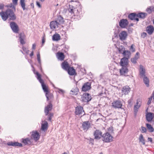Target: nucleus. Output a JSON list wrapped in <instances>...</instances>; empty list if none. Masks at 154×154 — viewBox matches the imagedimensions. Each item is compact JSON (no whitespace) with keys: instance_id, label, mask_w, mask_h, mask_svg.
Instances as JSON below:
<instances>
[{"instance_id":"nucleus-8","label":"nucleus","mask_w":154,"mask_h":154,"mask_svg":"<svg viewBox=\"0 0 154 154\" xmlns=\"http://www.w3.org/2000/svg\"><path fill=\"white\" fill-rule=\"evenodd\" d=\"M40 137L39 134L36 131H33L32 132L31 138L33 139L35 141L38 140Z\"/></svg>"},{"instance_id":"nucleus-1","label":"nucleus","mask_w":154,"mask_h":154,"mask_svg":"<svg viewBox=\"0 0 154 154\" xmlns=\"http://www.w3.org/2000/svg\"><path fill=\"white\" fill-rule=\"evenodd\" d=\"M0 15L4 21L6 20L8 17L13 20H15L16 18L13 11L9 9L7 10L5 12L2 11L0 13Z\"/></svg>"},{"instance_id":"nucleus-25","label":"nucleus","mask_w":154,"mask_h":154,"mask_svg":"<svg viewBox=\"0 0 154 154\" xmlns=\"http://www.w3.org/2000/svg\"><path fill=\"white\" fill-rule=\"evenodd\" d=\"M22 142L25 145L27 144L30 145L32 143V139H30L29 138H26L25 139H22Z\"/></svg>"},{"instance_id":"nucleus-16","label":"nucleus","mask_w":154,"mask_h":154,"mask_svg":"<svg viewBox=\"0 0 154 154\" xmlns=\"http://www.w3.org/2000/svg\"><path fill=\"white\" fill-rule=\"evenodd\" d=\"M131 89L128 86H124L122 89V92L125 95L128 94L130 91Z\"/></svg>"},{"instance_id":"nucleus-24","label":"nucleus","mask_w":154,"mask_h":154,"mask_svg":"<svg viewBox=\"0 0 154 154\" xmlns=\"http://www.w3.org/2000/svg\"><path fill=\"white\" fill-rule=\"evenodd\" d=\"M52 108V105L50 103L45 108V112L46 115H47L48 114L49 112L51 111Z\"/></svg>"},{"instance_id":"nucleus-21","label":"nucleus","mask_w":154,"mask_h":154,"mask_svg":"<svg viewBox=\"0 0 154 154\" xmlns=\"http://www.w3.org/2000/svg\"><path fill=\"white\" fill-rule=\"evenodd\" d=\"M140 74L142 77H145V70L143 66L142 65H140L139 69Z\"/></svg>"},{"instance_id":"nucleus-4","label":"nucleus","mask_w":154,"mask_h":154,"mask_svg":"<svg viewBox=\"0 0 154 154\" xmlns=\"http://www.w3.org/2000/svg\"><path fill=\"white\" fill-rule=\"evenodd\" d=\"M68 10L69 12L74 16H78L79 14L78 10L72 5H69Z\"/></svg>"},{"instance_id":"nucleus-34","label":"nucleus","mask_w":154,"mask_h":154,"mask_svg":"<svg viewBox=\"0 0 154 154\" xmlns=\"http://www.w3.org/2000/svg\"><path fill=\"white\" fill-rule=\"evenodd\" d=\"M60 38V36L59 34L57 33L54 34L52 37V40L53 41H57L59 40Z\"/></svg>"},{"instance_id":"nucleus-63","label":"nucleus","mask_w":154,"mask_h":154,"mask_svg":"<svg viewBox=\"0 0 154 154\" xmlns=\"http://www.w3.org/2000/svg\"><path fill=\"white\" fill-rule=\"evenodd\" d=\"M139 54V53H138V52H137V53H136V55L138 56V55Z\"/></svg>"},{"instance_id":"nucleus-30","label":"nucleus","mask_w":154,"mask_h":154,"mask_svg":"<svg viewBox=\"0 0 154 154\" xmlns=\"http://www.w3.org/2000/svg\"><path fill=\"white\" fill-rule=\"evenodd\" d=\"M57 57L58 59L60 60H63L64 59V55L62 52H58L57 54Z\"/></svg>"},{"instance_id":"nucleus-64","label":"nucleus","mask_w":154,"mask_h":154,"mask_svg":"<svg viewBox=\"0 0 154 154\" xmlns=\"http://www.w3.org/2000/svg\"><path fill=\"white\" fill-rule=\"evenodd\" d=\"M152 97H153V99H154V93L152 94Z\"/></svg>"},{"instance_id":"nucleus-5","label":"nucleus","mask_w":154,"mask_h":154,"mask_svg":"<svg viewBox=\"0 0 154 154\" xmlns=\"http://www.w3.org/2000/svg\"><path fill=\"white\" fill-rule=\"evenodd\" d=\"M112 104V107L115 108L122 109V106L121 102L119 100L113 101Z\"/></svg>"},{"instance_id":"nucleus-42","label":"nucleus","mask_w":154,"mask_h":154,"mask_svg":"<svg viewBox=\"0 0 154 154\" xmlns=\"http://www.w3.org/2000/svg\"><path fill=\"white\" fill-rule=\"evenodd\" d=\"M154 7L153 6H150L146 9V11L149 13H151L153 10Z\"/></svg>"},{"instance_id":"nucleus-59","label":"nucleus","mask_w":154,"mask_h":154,"mask_svg":"<svg viewBox=\"0 0 154 154\" xmlns=\"http://www.w3.org/2000/svg\"><path fill=\"white\" fill-rule=\"evenodd\" d=\"M33 55V51L32 52L31 54H29L30 57H32Z\"/></svg>"},{"instance_id":"nucleus-61","label":"nucleus","mask_w":154,"mask_h":154,"mask_svg":"<svg viewBox=\"0 0 154 154\" xmlns=\"http://www.w3.org/2000/svg\"><path fill=\"white\" fill-rule=\"evenodd\" d=\"M45 0H39L41 2H43Z\"/></svg>"},{"instance_id":"nucleus-45","label":"nucleus","mask_w":154,"mask_h":154,"mask_svg":"<svg viewBox=\"0 0 154 154\" xmlns=\"http://www.w3.org/2000/svg\"><path fill=\"white\" fill-rule=\"evenodd\" d=\"M13 3H11L10 4L7 5V7L9 8H11L12 9H13L15 11V7Z\"/></svg>"},{"instance_id":"nucleus-13","label":"nucleus","mask_w":154,"mask_h":154,"mask_svg":"<svg viewBox=\"0 0 154 154\" xmlns=\"http://www.w3.org/2000/svg\"><path fill=\"white\" fill-rule=\"evenodd\" d=\"M59 25L57 21H53L50 22V27L51 29L54 30L57 28Z\"/></svg>"},{"instance_id":"nucleus-53","label":"nucleus","mask_w":154,"mask_h":154,"mask_svg":"<svg viewBox=\"0 0 154 154\" xmlns=\"http://www.w3.org/2000/svg\"><path fill=\"white\" fill-rule=\"evenodd\" d=\"M18 0H12L13 4L14 5H17V4Z\"/></svg>"},{"instance_id":"nucleus-26","label":"nucleus","mask_w":154,"mask_h":154,"mask_svg":"<svg viewBox=\"0 0 154 154\" xmlns=\"http://www.w3.org/2000/svg\"><path fill=\"white\" fill-rule=\"evenodd\" d=\"M141 105V102L140 101L138 100L137 101L136 104L134 106V112H135V115H136L137 112L138 111V109L140 107Z\"/></svg>"},{"instance_id":"nucleus-31","label":"nucleus","mask_w":154,"mask_h":154,"mask_svg":"<svg viewBox=\"0 0 154 154\" xmlns=\"http://www.w3.org/2000/svg\"><path fill=\"white\" fill-rule=\"evenodd\" d=\"M67 71L68 74L70 75H73L75 73V70L72 67H70Z\"/></svg>"},{"instance_id":"nucleus-29","label":"nucleus","mask_w":154,"mask_h":154,"mask_svg":"<svg viewBox=\"0 0 154 154\" xmlns=\"http://www.w3.org/2000/svg\"><path fill=\"white\" fill-rule=\"evenodd\" d=\"M62 67L63 69L67 71L70 67L69 64L67 62L64 61L62 64Z\"/></svg>"},{"instance_id":"nucleus-20","label":"nucleus","mask_w":154,"mask_h":154,"mask_svg":"<svg viewBox=\"0 0 154 154\" xmlns=\"http://www.w3.org/2000/svg\"><path fill=\"white\" fill-rule=\"evenodd\" d=\"M128 17L132 20H135L137 21H139V19L137 17V15L135 13H131L129 15Z\"/></svg>"},{"instance_id":"nucleus-57","label":"nucleus","mask_w":154,"mask_h":154,"mask_svg":"<svg viewBox=\"0 0 154 154\" xmlns=\"http://www.w3.org/2000/svg\"><path fill=\"white\" fill-rule=\"evenodd\" d=\"M36 45L35 44H33L32 45V49H35L36 48Z\"/></svg>"},{"instance_id":"nucleus-33","label":"nucleus","mask_w":154,"mask_h":154,"mask_svg":"<svg viewBox=\"0 0 154 154\" xmlns=\"http://www.w3.org/2000/svg\"><path fill=\"white\" fill-rule=\"evenodd\" d=\"M56 21L58 23L59 25L63 23L64 22L63 18L61 16H58L57 20Z\"/></svg>"},{"instance_id":"nucleus-37","label":"nucleus","mask_w":154,"mask_h":154,"mask_svg":"<svg viewBox=\"0 0 154 154\" xmlns=\"http://www.w3.org/2000/svg\"><path fill=\"white\" fill-rule=\"evenodd\" d=\"M143 77V81L144 83L146 85L147 87H148L149 85V79L147 78V77H146L145 76V77Z\"/></svg>"},{"instance_id":"nucleus-19","label":"nucleus","mask_w":154,"mask_h":154,"mask_svg":"<svg viewBox=\"0 0 154 154\" xmlns=\"http://www.w3.org/2000/svg\"><path fill=\"white\" fill-rule=\"evenodd\" d=\"M128 58L124 57L121 59L120 64L122 66H126L128 65Z\"/></svg>"},{"instance_id":"nucleus-50","label":"nucleus","mask_w":154,"mask_h":154,"mask_svg":"<svg viewBox=\"0 0 154 154\" xmlns=\"http://www.w3.org/2000/svg\"><path fill=\"white\" fill-rule=\"evenodd\" d=\"M130 50L132 52H134L135 51V49L133 47V45H132L130 48Z\"/></svg>"},{"instance_id":"nucleus-7","label":"nucleus","mask_w":154,"mask_h":154,"mask_svg":"<svg viewBox=\"0 0 154 154\" xmlns=\"http://www.w3.org/2000/svg\"><path fill=\"white\" fill-rule=\"evenodd\" d=\"M82 101L87 102L90 101L91 99V97L90 94L87 93H85L82 97Z\"/></svg>"},{"instance_id":"nucleus-56","label":"nucleus","mask_w":154,"mask_h":154,"mask_svg":"<svg viewBox=\"0 0 154 154\" xmlns=\"http://www.w3.org/2000/svg\"><path fill=\"white\" fill-rule=\"evenodd\" d=\"M4 7V5L3 4H0V9H2Z\"/></svg>"},{"instance_id":"nucleus-38","label":"nucleus","mask_w":154,"mask_h":154,"mask_svg":"<svg viewBox=\"0 0 154 154\" xmlns=\"http://www.w3.org/2000/svg\"><path fill=\"white\" fill-rule=\"evenodd\" d=\"M119 53L123 54V53L125 51V48L123 46H121L118 48Z\"/></svg>"},{"instance_id":"nucleus-35","label":"nucleus","mask_w":154,"mask_h":154,"mask_svg":"<svg viewBox=\"0 0 154 154\" xmlns=\"http://www.w3.org/2000/svg\"><path fill=\"white\" fill-rule=\"evenodd\" d=\"M78 91L79 89L76 88L75 89H72L70 91V94L76 95L78 94Z\"/></svg>"},{"instance_id":"nucleus-28","label":"nucleus","mask_w":154,"mask_h":154,"mask_svg":"<svg viewBox=\"0 0 154 154\" xmlns=\"http://www.w3.org/2000/svg\"><path fill=\"white\" fill-rule=\"evenodd\" d=\"M154 31V28L152 26H149L147 27L146 31L149 34H152Z\"/></svg>"},{"instance_id":"nucleus-62","label":"nucleus","mask_w":154,"mask_h":154,"mask_svg":"<svg viewBox=\"0 0 154 154\" xmlns=\"http://www.w3.org/2000/svg\"><path fill=\"white\" fill-rule=\"evenodd\" d=\"M128 103H129L130 104L131 103V100H129L128 101Z\"/></svg>"},{"instance_id":"nucleus-17","label":"nucleus","mask_w":154,"mask_h":154,"mask_svg":"<svg viewBox=\"0 0 154 154\" xmlns=\"http://www.w3.org/2000/svg\"><path fill=\"white\" fill-rule=\"evenodd\" d=\"M102 133L101 132L98 130H96L94 133V138L96 139H99L102 136Z\"/></svg>"},{"instance_id":"nucleus-40","label":"nucleus","mask_w":154,"mask_h":154,"mask_svg":"<svg viewBox=\"0 0 154 154\" xmlns=\"http://www.w3.org/2000/svg\"><path fill=\"white\" fill-rule=\"evenodd\" d=\"M146 126L150 132H152L154 131L153 128L150 124L147 123L146 124Z\"/></svg>"},{"instance_id":"nucleus-54","label":"nucleus","mask_w":154,"mask_h":154,"mask_svg":"<svg viewBox=\"0 0 154 154\" xmlns=\"http://www.w3.org/2000/svg\"><path fill=\"white\" fill-rule=\"evenodd\" d=\"M36 4L39 8H41V5H40V3L38 1H37L36 2Z\"/></svg>"},{"instance_id":"nucleus-60","label":"nucleus","mask_w":154,"mask_h":154,"mask_svg":"<svg viewBox=\"0 0 154 154\" xmlns=\"http://www.w3.org/2000/svg\"><path fill=\"white\" fill-rule=\"evenodd\" d=\"M134 58H136L137 60L138 59V58H139V57L137 56V55H135V57Z\"/></svg>"},{"instance_id":"nucleus-3","label":"nucleus","mask_w":154,"mask_h":154,"mask_svg":"<svg viewBox=\"0 0 154 154\" xmlns=\"http://www.w3.org/2000/svg\"><path fill=\"white\" fill-rule=\"evenodd\" d=\"M102 137L103 140L105 142H110L113 140V137L108 132L103 134Z\"/></svg>"},{"instance_id":"nucleus-32","label":"nucleus","mask_w":154,"mask_h":154,"mask_svg":"<svg viewBox=\"0 0 154 154\" xmlns=\"http://www.w3.org/2000/svg\"><path fill=\"white\" fill-rule=\"evenodd\" d=\"M123 55L126 58L129 59L131 55V52L128 50H125L123 53Z\"/></svg>"},{"instance_id":"nucleus-58","label":"nucleus","mask_w":154,"mask_h":154,"mask_svg":"<svg viewBox=\"0 0 154 154\" xmlns=\"http://www.w3.org/2000/svg\"><path fill=\"white\" fill-rule=\"evenodd\" d=\"M148 141H150L151 143L152 142V139L151 137H148Z\"/></svg>"},{"instance_id":"nucleus-18","label":"nucleus","mask_w":154,"mask_h":154,"mask_svg":"<svg viewBox=\"0 0 154 154\" xmlns=\"http://www.w3.org/2000/svg\"><path fill=\"white\" fill-rule=\"evenodd\" d=\"M128 72V69L126 66H122L120 70V72L121 75L125 76Z\"/></svg>"},{"instance_id":"nucleus-39","label":"nucleus","mask_w":154,"mask_h":154,"mask_svg":"<svg viewBox=\"0 0 154 154\" xmlns=\"http://www.w3.org/2000/svg\"><path fill=\"white\" fill-rule=\"evenodd\" d=\"M139 140L140 142H141L143 145L145 144V140L143 137L142 134H140L139 138Z\"/></svg>"},{"instance_id":"nucleus-44","label":"nucleus","mask_w":154,"mask_h":154,"mask_svg":"<svg viewBox=\"0 0 154 154\" xmlns=\"http://www.w3.org/2000/svg\"><path fill=\"white\" fill-rule=\"evenodd\" d=\"M37 60L39 64H41V60L40 59V56L39 52H38L37 54Z\"/></svg>"},{"instance_id":"nucleus-48","label":"nucleus","mask_w":154,"mask_h":154,"mask_svg":"<svg viewBox=\"0 0 154 154\" xmlns=\"http://www.w3.org/2000/svg\"><path fill=\"white\" fill-rule=\"evenodd\" d=\"M141 128V131L142 133H145L146 132L147 130L146 128L142 126Z\"/></svg>"},{"instance_id":"nucleus-2","label":"nucleus","mask_w":154,"mask_h":154,"mask_svg":"<svg viewBox=\"0 0 154 154\" xmlns=\"http://www.w3.org/2000/svg\"><path fill=\"white\" fill-rule=\"evenodd\" d=\"M32 67L33 68L32 70L34 73L36 75V77L38 80L39 82L41 83L42 89L45 92V96L47 98V100H49L48 93V87H47L44 84L43 80L41 78V75L37 72H35V68H34L32 65H31Z\"/></svg>"},{"instance_id":"nucleus-12","label":"nucleus","mask_w":154,"mask_h":154,"mask_svg":"<svg viewBox=\"0 0 154 154\" xmlns=\"http://www.w3.org/2000/svg\"><path fill=\"white\" fill-rule=\"evenodd\" d=\"M48 124L47 122L45 121H42L41 124V130L45 131L48 128Z\"/></svg>"},{"instance_id":"nucleus-15","label":"nucleus","mask_w":154,"mask_h":154,"mask_svg":"<svg viewBox=\"0 0 154 154\" xmlns=\"http://www.w3.org/2000/svg\"><path fill=\"white\" fill-rule=\"evenodd\" d=\"M154 118V114L153 113L147 112L146 114V119L148 122H151Z\"/></svg>"},{"instance_id":"nucleus-11","label":"nucleus","mask_w":154,"mask_h":154,"mask_svg":"<svg viewBox=\"0 0 154 154\" xmlns=\"http://www.w3.org/2000/svg\"><path fill=\"white\" fill-rule=\"evenodd\" d=\"M128 22L126 19H122L119 22V25L122 28H125L128 25Z\"/></svg>"},{"instance_id":"nucleus-46","label":"nucleus","mask_w":154,"mask_h":154,"mask_svg":"<svg viewBox=\"0 0 154 154\" xmlns=\"http://www.w3.org/2000/svg\"><path fill=\"white\" fill-rule=\"evenodd\" d=\"M22 49L23 51L25 52L27 54H28L29 50H27L26 48L24 46H23L22 47Z\"/></svg>"},{"instance_id":"nucleus-52","label":"nucleus","mask_w":154,"mask_h":154,"mask_svg":"<svg viewBox=\"0 0 154 154\" xmlns=\"http://www.w3.org/2000/svg\"><path fill=\"white\" fill-rule=\"evenodd\" d=\"M146 33L145 32H144L141 34V36L142 38H144L146 36Z\"/></svg>"},{"instance_id":"nucleus-14","label":"nucleus","mask_w":154,"mask_h":154,"mask_svg":"<svg viewBox=\"0 0 154 154\" xmlns=\"http://www.w3.org/2000/svg\"><path fill=\"white\" fill-rule=\"evenodd\" d=\"M91 85L89 82H87L84 84L82 87V90L84 91H86L91 88Z\"/></svg>"},{"instance_id":"nucleus-41","label":"nucleus","mask_w":154,"mask_h":154,"mask_svg":"<svg viewBox=\"0 0 154 154\" xmlns=\"http://www.w3.org/2000/svg\"><path fill=\"white\" fill-rule=\"evenodd\" d=\"M20 4L23 10H24L25 9V0H20Z\"/></svg>"},{"instance_id":"nucleus-10","label":"nucleus","mask_w":154,"mask_h":154,"mask_svg":"<svg viewBox=\"0 0 154 154\" xmlns=\"http://www.w3.org/2000/svg\"><path fill=\"white\" fill-rule=\"evenodd\" d=\"M127 36V32L125 31H122L119 34V39L122 41H124L126 40Z\"/></svg>"},{"instance_id":"nucleus-23","label":"nucleus","mask_w":154,"mask_h":154,"mask_svg":"<svg viewBox=\"0 0 154 154\" xmlns=\"http://www.w3.org/2000/svg\"><path fill=\"white\" fill-rule=\"evenodd\" d=\"M7 145L8 146H18L21 147L22 146V144L21 143L15 142H8L7 143Z\"/></svg>"},{"instance_id":"nucleus-6","label":"nucleus","mask_w":154,"mask_h":154,"mask_svg":"<svg viewBox=\"0 0 154 154\" xmlns=\"http://www.w3.org/2000/svg\"><path fill=\"white\" fill-rule=\"evenodd\" d=\"M10 27L13 31L15 33L18 32L19 29L18 25L14 22H11L10 23Z\"/></svg>"},{"instance_id":"nucleus-55","label":"nucleus","mask_w":154,"mask_h":154,"mask_svg":"<svg viewBox=\"0 0 154 154\" xmlns=\"http://www.w3.org/2000/svg\"><path fill=\"white\" fill-rule=\"evenodd\" d=\"M45 42V36L43 37L42 39V45H43Z\"/></svg>"},{"instance_id":"nucleus-22","label":"nucleus","mask_w":154,"mask_h":154,"mask_svg":"<svg viewBox=\"0 0 154 154\" xmlns=\"http://www.w3.org/2000/svg\"><path fill=\"white\" fill-rule=\"evenodd\" d=\"M82 126L83 129L87 131L90 127V124L88 121L84 122L82 123Z\"/></svg>"},{"instance_id":"nucleus-47","label":"nucleus","mask_w":154,"mask_h":154,"mask_svg":"<svg viewBox=\"0 0 154 154\" xmlns=\"http://www.w3.org/2000/svg\"><path fill=\"white\" fill-rule=\"evenodd\" d=\"M53 116V113H50L49 115H48V120L51 121L52 117Z\"/></svg>"},{"instance_id":"nucleus-36","label":"nucleus","mask_w":154,"mask_h":154,"mask_svg":"<svg viewBox=\"0 0 154 154\" xmlns=\"http://www.w3.org/2000/svg\"><path fill=\"white\" fill-rule=\"evenodd\" d=\"M137 17H138L141 18H144L147 15V14L145 13H140L137 14Z\"/></svg>"},{"instance_id":"nucleus-27","label":"nucleus","mask_w":154,"mask_h":154,"mask_svg":"<svg viewBox=\"0 0 154 154\" xmlns=\"http://www.w3.org/2000/svg\"><path fill=\"white\" fill-rule=\"evenodd\" d=\"M19 38L21 44L23 45L25 44V42L24 41L25 39V35L23 33H21L20 34Z\"/></svg>"},{"instance_id":"nucleus-51","label":"nucleus","mask_w":154,"mask_h":154,"mask_svg":"<svg viewBox=\"0 0 154 154\" xmlns=\"http://www.w3.org/2000/svg\"><path fill=\"white\" fill-rule=\"evenodd\" d=\"M152 96L149 98L148 101L147 103V104L148 105H149L150 104V103H151V100H152Z\"/></svg>"},{"instance_id":"nucleus-43","label":"nucleus","mask_w":154,"mask_h":154,"mask_svg":"<svg viewBox=\"0 0 154 154\" xmlns=\"http://www.w3.org/2000/svg\"><path fill=\"white\" fill-rule=\"evenodd\" d=\"M53 86L55 88H57V89L58 90V91H57V92L59 93H61V94H63L64 93H65V91H64L61 89H60V88H56L54 86V85H53Z\"/></svg>"},{"instance_id":"nucleus-9","label":"nucleus","mask_w":154,"mask_h":154,"mask_svg":"<svg viewBox=\"0 0 154 154\" xmlns=\"http://www.w3.org/2000/svg\"><path fill=\"white\" fill-rule=\"evenodd\" d=\"M75 113L76 115L82 114L83 115L85 114V112L83 110V108L81 106H78L75 108Z\"/></svg>"},{"instance_id":"nucleus-49","label":"nucleus","mask_w":154,"mask_h":154,"mask_svg":"<svg viewBox=\"0 0 154 154\" xmlns=\"http://www.w3.org/2000/svg\"><path fill=\"white\" fill-rule=\"evenodd\" d=\"M137 59L135 58H132L131 59V62L134 63H137Z\"/></svg>"}]
</instances>
